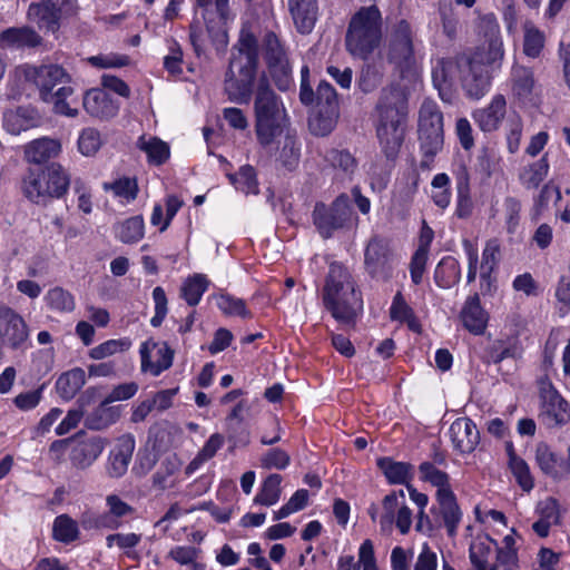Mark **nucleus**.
<instances>
[{"mask_svg":"<svg viewBox=\"0 0 570 570\" xmlns=\"http://www.w3.org/2000/svg\"><path fill=\"white\" fill-rule=\"evenodd\" d=\"M258 50L255 35L242 29L224 76V92L232 102L247 105L250 101L259 66Z\"/></svg>","mask_w":570,"mask_h":570,"instance_id":"obj_1","label":"nucleus"},{"mask_svg":"<svg viewBox=\"0 0 570 570\" xmlns=\"http://www.w3.org/2000/svg\"><path fill=\"white\" fill-rule=\"evenodd\" d=\"M376 135L387 158L399 153L405 134L409 95L405 88L390 86L382 89L376 104Z\"/></svg>","mask_w":570,"mask_h":570,"instance_id":"obj_2","label":"nucleus"},{"mask_svg":"<svg viewBox=\"0 0 570 570\" xmlns=\"http://www.w3.org/2000/svg\"><path fill=\"white\" fill-rule=\"evenodd\" d=\"M323 302L340 323L351 325L363 308L361 293L356 291L355 281L350 271L338 264L330 265L323 289Z\"/></svg>","mask_w":570,"mask_h":570,"instance_id":"obj_3","label":"nucleus"},{"mask_svg":"<svg viewBox=\"0 0 570 570\" xmlns=\"http://www.w3.org/2000/svg\"><path fill=\"white\" fill-rule=\"evenodd\" d=\"M254 97L255 131L258 142L269 148L282 134L286 110L281 98L271 88L268 79L262 75Z\"/></svg>","mask_w":570,"mask_h":570,"instance_id":"obj_4","label":"nucleus"},{"mask_svg":"<svg viewBox=\"0 0 570 570\" xmlns=\"http://www.w3.org/2000/svg\"><path fill=\"white\" fill-rule=\"evenodd\" d=\"M26 77L38 87L41 99L53 105L56 114L68 117L78 115V110L70 108L66 101L73 90L66 85L69 82V76L62 67L58 65L29 67Z\"/></svg>","mask_w":570,"mask_h":570,"instance_id":"obj_5","label":"nucleus"},{"mask_svg":"<svg viewBox=\"0 0 570 570\" xmlns=\"http://www.w3.org/2000/svg\"><path fill=\"white\" fill-rule=\"evenodd\" d=\"M382 16L377 7L361 8L352 18L346 31L347 51L361 59H366L381 43Z\"/></svg>","mask_w":570,"mask_h":570,"instance_id":"obj_6","label":"nucleus"},{"mask_svg":"<svg viewBox=\"0 0 570 570\" xmlns=\"http://www.w3.org/2000/svg\"><path fill=\"white\" fill-rule=\"evenodd\" d=\"M70 177L63 167L52 163L46 168H30L22 179L23 195L32 203L47 205L52 198L62 197Z\"/></svg>","mask_w":570,"mask_h":570,"instance_id":"obj_7","label":"nucleus"},{"mask_svg":"<svg viewBox=\"0 0 570 570\" xmlns=\"http://www.w3.org/2000/svg\"><path fill=\"white\" fill-rule=\"evenodd\" d=\"M419 141L422 159L420 168L430 170L434 158L443 147V114L438 104L426 98L419 110Z\"/></svg>","mask_w":570,"mask_h":570,"instance_id":"obj_8","label":"nucleus"},{"mask_svg":"<svg viewBox=\"0 0 570 570\" xmlns=\"http://www.w3.org/2000/svg\"><path fill=\"white\" fill-rule=\"evenodd\" d=\"M79 9L77 0H41L29 4L27 18L40 31L56 33L62 21L76 17Z\"/></svg>","mask_w":570,"mask_h":570,"instance_id":"obj_9","label":"nucleus"},{"mask_svg":"<svg viewBox=\"0 0 570 570\" xmlns=\"http://www.w3.org/2000/svg\"><path fill=\"white\" fill-rule=\"evenodd\" d=\"M352 207L347 195H340L330 206L317 203L312 213L313 223L323 238L352 225Z\"/></svg>","mask_w":570,"mask_h":570,"instance_id":"obj_10","label":"nucleus"},{"mask_svg":"<svg viewBox=\"0 0 570 570\" xmlns=\"http://www.w3.org/2000/svg\"><path fill=\"white\" fill-rule=\"evenodd\" d=\"M317 116L309 121L315 135L325 136L332 131L338 117V99L334 87L321 81L316 90Z\"/></svg>","mask_w":570,"mask_h":570,"instance_id":"obj_11","label":"nucleus"},{"mask_svg":"<svg viewBox=\"0 0 570 570\" xmlns=\"http://www.w3.org/2000/svg\"><path fill=\"white\" fill-rule=\"evenodd\" d=\"M540 414L539 417L548 428H557L570 420L568 403L548 381H540Z\"/></svg>","mask_w":570,"mask_h":570,"instance_id":"obj_12","label":"nucleus"},{"mask_svg":"<svg viewBox=\"0 0 570 570\" xmlns=\"http://www.w3.org/2000/svg\"><path fill=\"white\" fill-rule=\"evenodd\" d=\"M392 253L389 239L373 235L364 249V267L373 278H386L391 273Z\"/></svg>","mask_w":570,"mask_h":570,"instance_id":"obj_13","label":"nucleus"},{"mask_svg":"<svg viewBox=\"0 0 570 570\" xmlns=\"http://www.w3.org/2000/svg\"><path fill=\"white\" fill-rule=\"evenodd\" d=\"M461 86L468 97L480 99L488 92L491 86V72L489 68L470 58H462Z\"/></svg>","mask_w":570,"mask_h":570,"instance_id":"obj_14","label":"nucleus"},{"mask_svg":"<svg viewBox=\"0 0 570 570\" xmlns=\"http://www.w3.org/2000/svg\"><path fill=\"white\" fill-rule=\"evenodd\" d=\"M462 58L438 59L432 69V81L444 102H452L455 94L456 80L461 79Z\"/></svg>","mask_w":570,"mask_h":570,"instance_id":"obj_15","label":"nucleus"},{"mask_svg":"<svg viewBox=\"0 0 570 570\" xmlns=\"http://www.w3.org/2000/svg\"><path fill=\"white\" fill-rule=\"evenodd\" d=\"M414 56L413 32L407 21H399L391 33L387 58L397 67L411 65Z\"/></svg>","mask_w":570,"mask_h":570,"instance_id":"obj_16","label":"nucleus"},{"mask_svg":"<svg viewBox=\"0 0 570 570\" xmlns=\"http://www.w3.org/2000/svg\"><path fill=\"white\" fill-rule=\"evenodd\" d=\"M29 337L24 320L12 308L0 306V338L4 346L18 350Z\"/></svg>","mask_w":570,"mask_h":570,"instance_id":"obj_17","label":"nucleus"},{"mask_svg":"<svg viewBox=\"0 0 570 570\" xmlns=\"http://www.w3.org/2000/svg\"><path fill=\"white\" fill-rule=\"evenodd\" d=\"M141 371L158 376L173 364L174 351L166 343L146 341L140 346Z\"/></svg>","mask_w":570,"mask_h":570,"instance_id":"obj_18","label":"nucleus"},{"mask_svg":"<svg viewBox=\"0 0 570 570\" xmlns=\"http://www.w3.org/2000/svg\"><path fill=\"white\" fill-rule=\"evenodd\" d=\"M449 435L454 450L461 454L472 453L480 443V432L469 417L456 419L450 425Z\"/></svg>","mask_w":570,"mask_h":570,"instance_id":"obj_19","label":"nucleus"},{"mask_svg":"<svg viewBox=\"0 0 570 570\" xmlns=\"http://www.w3.org/2000/svg\"><path fill=\"white\" fill-rule=\"evenodd\" d=\"M104 448V441L98 436L76 441L69 453L72 466L78 470L88 469L102 453Z\"/></svg>","mask_w":570,"mask_h":570,"instance_id":"obj_20","label":"nucleus"},{"mask_svg":"<svg viewBox=\"0 0 570 570\" xmlns=\"http://www.w3.org/2000/svg\"><path fill=\"white\" fill-rule=\"evenodd\" d=\"M461 322L470 333L481 335L487 328L489 316L481 306L480 297L476 293L466 297L460 313Z\"/></svg>","mask_w":570,"mask_h":570,"instance_id":"obj_21","label":"nucleus"},{"mask_svg":"<svg viewBox=\"0 0 570 570\" xmlns=\"http://www.w3.org/2000/svg\"><path fill=\"white\" fill-rule=\"evenodd\" d=\"M135 438L131 434H124L118 440L109 455L108 473L112 478L122 476L131 461L135 450Z\"/></svg>","mask_w":570,"mask_h":570,"instance_id":"obj_22","label":"nucleus"},{"mask_svg":"<svg viewBox=\"0 0 570 570\" xmlns=\"http://www.w3.org/2000/svg\"><path fill=\"white\" fill-rule=\"evenodd\" d=\"M85 110L92 117L108 119L117 115L118 105L110 96L99 88L86 92L82 101Z\"/></svg>","mask_w":570,"mask_h":570,"instance_id":"obj_23","label":"nucleus"},{"mask_svg":"<svg viewBox=\"0 0 570 570\" xmlns=\"http://www.w3.org/2000/svg\"><path fill=\"white\" fill-rule=\"evenodd\" d=\"M507 111V101L502 95H495L491 102L473 112V118L481 130L493 131L498 129Z\"/></svg>","mask_w":570,"mask_h":570,"instance_id":"obj_24","label":"nucleus"},{"mask_svg":"<svg viewBox=\"0 0 570 570\" xmlns=\"http://www.w3.org/2000/svg\"><path fill=\"white\" fill-rule=\"evenodd\" d=\"M288 7L297 31L309 33L317 19L316 0H288Z\"/></svg>","mask_w":570,"mask_h":570,"instance_id":"obj_25","label":"nucleus"},{"mask_svg":"<svg viewBox=\"0 0 570 570\" xmlns=\"http://www.w3.org/2000/svg\"><path fill=\"white\" fill-rule=\"evenodd\" d=\"M216 12L218 14V22H214L210 18L212 12L208 7L205 8L204 19L206 28L212 40L218 45L225 46L227 43V32L225 24L232 19L229 10V0H215L214 2Z\"/></svg>","mask_w":570,"mask_h":570,"instance_id":"obj_26","label":"nucleus"},{"mask_svg":"<svg viewBox=\"0 0 570 570\" xmlns=\"http://www.w3.org/2000/svg\"><path fill=\"white\" fill-rule=\"evenodd\" d=\"M436 500L448 534L454 537L462 518L456 498L452 490H441L436 491Z\"/></svg>","mask_w":570,"mask_h":570,"instance_id":"obj_27","label":"nucleus"},{"mask_svg":"<svg viewBox=\"0 0 570 570\" xmlns=\"http://www.w3.org/2000/svg\"><path fill=\"white\" fill-rule=\"evenodd\" d=\"M38 112L29 107H19L16 110H8L3 115V126L8 132L19 135L39 125Z\"/></svg>","mask_w":570,"mask_h":570,"instance_id":"obj_28","label":"nucleus"},{"mask_svg":"<svg viewBox=\"0 0 570 570\" xmlns=\"http://www.w3.org/2000/svg\"><path fill=\"white\" fill-rule=\"evenodd\" d=\"M61 151V144L57 139L42 137L35 139L24 147V158L31 164H42L57 157Z\"/></svg>","mask_w":570,"mask_h":570,"instance_id":"obj_29","label":"nucleus"},{"mask_svg":"<svg viewBox=\"0 0 570 570\" xmlns=\"http://www.w3.org/2000/svg\"><path fill=\"white\" fill-rule=\"evenodd\" d=\"M513 95L521 101L528 102L533 98L535 79L532 69L524 66H513L511 70Z\"/></svg>","mask_w":570,"mask_h":570,"instance_id":"obj_30","label":"nucleus"},{"mask_svg":"<svg viewBox=\"0 0 570 570\" xmlns=\"http://www.w3.org/2000/svg\"><path fill=\"white\" fill-rule=\"evenodd\" d=\"M41 37L30 27L8 28L0 33L1 48L37 47Z\"/></svg>","mask_w":570,"mask_h":570,"instance_id":"obj_31","label":"nucleus"},{"mask_svg":"<svg viewBox=\"0 0 570 570\" xmlns=\"http://www.w3.org/2000/svg\"><path fill=\"white\" fill-rule=\"evenodd\" d=\"M472 59L479 60L487 68L500 69L504 59V48L501 38L483 41L471 56Z\"/></svg>","mask_w":570,"mask_h":570,"instance_id":"obj_32","label":"nucleus"},{"mask_svg":"<svg viewBox=\"0 0 570 570\" xmlns=\"http://www.w3.org/2000/svg\"><path fill=\"white\" fill-rule=\"evenodd\" d=\"M86 383V373L80 367H75L68 372L62 373L57 382L56 390L57 393L63 400H71L85 385Z\"/></svg>","mask_w":570,"mask_h":570,"instance_id":"obj_33","label":"nucleus"},{"mask_svg":"<svg viewBox=\"0 0 570 570\" xmlns=\"http://www.w3.org/2000/svg\"><path fill=\"white\" fill-rule=\"evenodd\" d=\"M461 267L459 262L451 256L443 257L435 267L434 281L441 288H451L460 282Z\"/></svg>","mask_w":570,"mask_h":570,"instance_id":"obj_34","label":"nucleus"},{"mask_svg":"<svg viewBox=\"0 0 570 570\" xmlns=\"http://www.w3.org/2000/svg\"><path fill=\"white\" fill-rule=\"evenodd\" d=\"M144 218L134 216L114 225L115 236L125 244L139 242L144 237Z\"/></svg>","mask_w":570,"mask_h":570,"instance_id":"obj_35","label":"nucleus"},{"mask_svg":"<svg viewBox=\"0 0 570 570\" xmlns=\"http://www.w3.org/2000/svg\"><path fill=\"white\" fill-rule=\"evenodd\" d=\"M106 399L86 416V426L91 430H102L115 423L120 413L116 406H109Z\"/></svg>","mask_w":570,"mask_h":570,"instance_id":"obj_36","label":"nucleus"},{"mask_svg":"<svg viewBox=\"0 0 570 570\" xmlns=\"http://www.w3.org/2000/svg\"><path fill=\"white\" fill-rule=\"evenodd\" d=\"M377 465L386 476L390 483L407 484L412 478V465L405 462H395L390 458H381Z\"/></svg>","mask_w":570,"mask_h":570,"instance_id":"obj_37","label":"nucleus"},{"mask_svg":"<svg viewBox=\"0 0 570 570\" xmlns=\"http://www.w3.org/2000/svg\"><path fill=\"white\" fill-rule=\"evenodd\" d=\"M324 159L333 169L340 171L343 177L351 178L357 169V160L346 149L332 148L325 153Z\"/></svg>","mask_w":570,"mask_h":570,"instance_id":"obj_38","label":"nucleus"},{"mask_svg":"<svg viewBox=\"0 0 570 570\" xmlns=\"http://www.w3.org/2000/svg\"><path fill=\"white\" fill-rule=\"evenodd\" d=\"M52 537L56 541L65 544L77 541L80 537L77 521L68 514L56 517L52 524Z\"/></svg>","mask_w":570,"mask_h":570,"instance_id":"obj_39","label":"nucleus"},{"mask_svg":"<svg viewBox=\"0 0 570 570\" xmlns=\"http://www.w3.org/2000/svg\"><path fill=\"white\" fill-rule=\"evenodd\" d=\"M209 281L203 274H195L188 277L181 288L180 296L188 305L195 306L200 302L203 294L207 291Z\"/></svg>","mask_w":570,"mask_h":570,"instance_id":"obj_40","label":"nucleus"},{"mask_svg":"<svg viewBox=\"0 0 570 570\" xmlns=\"http://www.w3.org/2000/svg\"><path fill=\"white\" fill-rule=\"evenodd\" d=\"M281 483L282 475L277 473L268 475L264 480L254 502L266 507L277 503L282 493Z\"/></svg>","mask_w":570,"mask_h":570,"instance_id":"obj_41","label":"nucleus"},{"mask_svg":"<svg viewBox=\"0 0 570 570\" xmlns=\"http://www.w3.org/2000/svg\"><path fill=\"white\" fill-rule=\"evenodd\" d=\"M523 33V53L529 58H538L544 48V33L531 22L524 23Z\"/></svg>","mask_w":570,"mask_h":570,"instance_id":"obj_42","label":"nucleus"},{"mask_svg":"<svg viewBox=\"0 0 570 570\" xmlns=\"http://www.w3.org/2000/svg\"><path fill=\"white\" fill-rule=\"evenodd\" d=\"M138 147L146 153L148 160L156 165H161L169 158V147L157 137H140Z\"/></svg>","mask_w":570,"mask_h":570,"instance_id":"obj_43","label":"nucleus"},{"mask_svg":"<svg viewBox=\"0 0 570 570\" xmlns=\"http://www.w3.org/2000/svg\"><path fill=\"white\" fill-rule=\"evenodd\" d=\"M534 458L542 473L552 478L558 476L560 458L547 443L537 444Z\"/></svg>","mask_w":570,"mask_h":570,"instance_id":"obj_44","label":"nucleus"},{"mask_svg":"<svg viewBox=\"0 0 570 570\" xmlns=\"http://www.w3.org/2000/svg\"><path fill=\"white\" fill-rule=\"evenodd\" d=\"M548 170V161L546 157H542L522 169L520 173L521 184L528 189L537 188L547 177Z\"/></svg>","mask_w":570,"mask_h":570,"instance_id":"obj_45","label":"nucleus"},{"mask_svg":"<svg viewBox=\"0 0 570 570\" xmlns=\"http://www.w3.org/2000/svg\"><path fill=\"white\" fill-rule=\"evenodd\" d=\"M178 469L179 462L176 456L165 458L151 478L153 487L157 490L169 488L173 484V478Z\"/></svg>","mask_w":570,"mask_h":570,"instance_id":"obj_46","label":"nucleus"},{"mask_svg":"<svg viewBox=\"0 0 570 570\" xmlns=\"http://www.w3.org/2000/svg\"><path fill=\"white\" fill-rule=\"evenodd\" d=\"M48 307L60 313H69L75 309L73 296L62 287L56 286L49 289L45 296Z\"/></svg>","mask_w":570,"mask_h":570,"instance_id":"obj_47","label":"nucleus"},{"mask_svg":"<svg viewBox=\"0 0 570 570\" xmlns=\"http://www.w3.org/2000/svg\"><path fill=\"white\" fill-rule=\"evenodd\" d=\"M228 179L236 189L245 194H258V184L252 166H243L237 174H229Z\"/></svg>","mask_w":570,"mask_h":570,"instance_id":"obj_48","label":"nucleus"},{"mask_svg":"<svg viewBox=\"0 0 570 570\" xmlns=\"http://www.w3.org/2000/svg\"><path fill=\"white\" fill-rule=\"evenodd\" d=\"M104 189L111 190L116 197L125 199L126 203L135 200L139 190L137 179L132 177H121L112 183H105Z\"/></svg>","mask_w":570,"mask_h":570,"instance_id":"obj_49","label":"nucleus"},{"mask_svg":"<svg viewBox=\"0 0 570 570\" xmlns=\"http://www.w3.org/2000/svg\"><path fill=\"white\" fill-rule=\"evenodd\" d=\"M262 46L267 65L287 59L286 50L279 38L274 32L268 31L264 35Z\"/></svg>","mask_w":570,"mask_h":570,"instance_id":"obj_50","label":"nucleus"},{"mask_svg":"<svg viewBox=\"0 0 570 570\" xmlns=\"http://www.w3.org/2000/svg\"><path fill=\"white\" fill-rule=\"evenodd\" d=\"M492 546L497 547V542L490 537L473 542L470 547V561L475 569L484 570L492 554Z\"/></svg>","mask_w":570,"mask_h":570,"instance_id":"obj_51","label":"nucleus"},{"mask_svg":"<svg viewBox=\"0 0 570 570\" xmlns=\"http://www.w3.org/2000/svg\"><path fill=\"white\" fill-rule=\"evenodd\" d=\"M131 346V341L127 337L118 340H108L89 351V357L92 360H102L116 353L128 351Z\"/></svg>","mask_w":570,"mask_h":570,"instance_id":"obj_52","label":"nucleus"},{"mask_svg":"<svg viewBox=\"0 0 570 570\" xmlns=\"http://www.w3.org/2000/svg\"><path fill=\"white\" fill-rule=\"evenodd\" d=\"M433 203L441 209H445L451 202L450 177L442 173L433 177L432 183Z\"/></svg>","mask_w":570,"mask_h":570,"instance_id":"obj_53","label":"nucleus"},{"mask_svg":"<svg viewBox=\"0 0 570 570\" xmlns=\"http://www.w3.org/2000/svg\"><path fill=\"white\" fill-rule=\"evenodd\" d=\"M500 255V244L497 239H490L487 242L482 253L481 272L480 277L482 281H490L491 273L494 271Z\"/></svg>","mask_w":570,"mask_h":570,"instance_id":"obj_54","label":"nucleus"},{"mask_svg":"<svg viewBox=\"0 0 570 570\" xmlns=\"http://www.w3.org/2000/svg\"><path fill=\"white\" fill-rule=\"evenodd\" d=\"M419 471L421 479L425 482H430L433 487H436L438 491L451 490L449 475L444 471L438 469L434 463L423 462L419 466Z\"/></svg>","mask_w":570,"mask_h":570,"instance_id":"obj_55","label":"nucleus"},{"mask_svg":"<svg viewBox=\"0 0 570 570\" xmlns=\"http://www.w3.org/2000/svg\"><path fill=\"white\" fill-rule=\"evenodd\" d=\"M216 304L218 308L229 316L250 317V312L246 308L245 302L240 298L222 294L217 297Z\"/></svg>","mask_w":570,"mask_h":570,"instance_id":"obj_56","label":"nucleus"},{"mask_svg":"<svg viewBox=\"0 0 570 570\" xmlns=\"http://www.w3.org/2000/svg\"><path fill=\"white\" fill-rule=\"evenodd\" d=\"M141 541V534L134 532H119L108 534L106 537V546L112 548L117 546L120 550L125 551L128 557H132L131 549L136 548Z\"/></svg>","mask_w":570,"mask_h":570,"instance_id":"obj_57","label":"nucleus"},{"mask_svg":"<svg viewBox=\"0 0 570 570\" xmlns=\"http://www.w3.org/2000/svg\"><path fill=\"white\" fill-rule=\"evenodd\" d=\"M308 491L305 489L297 490L291 499L277 511H274V520H282L295 513L297 511L303 510L308 502Z\"/></svg>","mask_w":570,"mask_h":570,"instance_id":"obj_58","label":"nucleus"},{"mask_svg":"<svg viewBox=\"0 0 570 570\" xmlns=\"http://www.w3.org/2000/svg\"><path fill=\"white\" fill-rule=\"evenodd\" d=\"M267 67L276 87L282 91L288 90L293 83L288 59L267 65Z\"/></svg>","mask_w":570,"mask_h":570,"instance_id":"obj_59","label":"nucleus"},{"mask_svg":"<svg viewBox=\"0 0 570 570\" xmlns=\"http://www.w3.org/2000/svg\"><path fill=\"white\" fill-rule=\"evenodd\" d=\"M503 216L509 234H514L521 220V203L514 197H507L503 202Z\"/></svg>","mask_w":570,"mask_h":570,"instance_id":"obj_60","label":"nucleus"},{"mask_svg":"<svg viewBox=\"0 0 570 570\" xmlns=\"http://www.w3.org/2000/svg\"><path fill=\"white\" fill-rule=\"evenodd\" d=\"M101 144L100 134L94 128L83 129L78 139L79 151L85 156L95 155L101 147Z\"/></svg>","mask_w":570,"mask_h":570,"instance_id":"obj_61","label":"nucleus"},{"mask_svg":"<svg viewBox=\"0 0 570 570\" xmlns=\"http://www.w3.org/2000/svg\"><path fill=\"white\" fill-rule=\"evenodd\" d=\"M509 468L524 491H530L533 488L534 483L529 465L523 459L513 458V461L509 462Z\"/></svg>","mask_w":570,"mask_h":570,"instance_id":"obj_62","label":"nucleus"},{"mask_svg":"<svg viewBox=\"0 0 570 570\" xmlns=\"http://www.w3.org/2000/svg\"><path fill=\"white\" fill-rule=\"evenodd\" d=\"M291 462L289 454L278 448L268 450L261 459L264 469H285Z\"/></svg>","mask_w":570,"mask_h":570,"instance_id":"obj_63","label":"nucleus"},{"mask_svg":"<svg viewBox=\"0 0 570 570\" xmlns=\"http://www.w3.org/2000/svg\"><path fill=\"white\" fill-rule=\"evenodd\" d=\"M478 32L483 41L494 40L501 38L500 26L493 13H487L479 18Z\"/></svg>","mask_w":570,"mask_h":570,"instance_id":"obj_64","label":"nucleus"}]
</instances>
